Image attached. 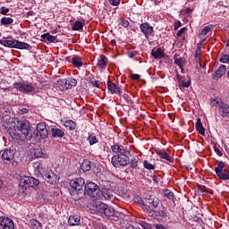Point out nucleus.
<instances>
[{"instance_id": "obj_46", "label": "nucleus", "mask_w": 229, "mask_h": 229, "mask_svg": "<svg viewBox=\"0 0 229 229\" xmlns=\"http://www.w3.org/2000/svg\"><path fill=\"white\" fill-rule=\"evenodd\" d=\"M143 165H144L145 169H148V171H153L156 169L155 165L148 163V160H145L143 162Z\"/></svg>"}, {"instance_id": "obj_2", "label": "nucleus", "mask_w": 229, "mask_h": 229, "mask_svg": "<svg viewBox=\"0 0 229 229\" xmlns=\"http://www.w3.org/2000/svg\"><path fill=\"white\" fill-rule=\"evenodd\" d=\"M70 194L74 201H80L83 196V187H85V179L79 177L70 181Z\"/></svg>"}, {"instance_id": "obj_27", "label": "nucleus", "mask_w": 229, "mask_h": 229, "mask_svg": "<svg viewBox=\"0 0 229 229\" xmlns=\"http://www.w3.org/2000/svg\"><path fill=\"white\" fill-rule=\"evenodd\" d=\"M14 49H27V51H31V45L16 39V45Z\"/></svg>"}, {"instance_id": "obj_28", "label": "nucleus", "mask_w": 229, "mask_h": 229, "mask_svg": "<svg viewBox=\"0 0 229 229\" xmlns=\"http://www.w3.org/2000/svg\"><path fill=\"white\" fill-rule=\"evenodd\" d=\"M30 153L31 157H34V158H44V157H46V153H44L42 148H33Z\"/></svg>"}, {"instance_id": "obj_62", "label": "nucleus", "mask_w": 229, "mask_h": 229, "mask_svg": "<svg viewBox=\"0 0 229 229\" xmlns=\"http://www.w3.org/2000/svg\"><path fill=\"white\" fill-rule=\"evenodd\" d=\"M121 26H123V28H128V26H130V21L123 20L121 22Z\"/></svg>"}, {"instance_id": "obj_61", "label": "nucleus", "mask_w": 229, "mask_h": 229, "mask_svg": "<svg viewBox=\"0 0 229 229\" xmlns=\"http://www.w3.org/2000/svg\"><path fill=\"white\" fill-rule=\"evenodd\" d=\"M187 31V27L182 28L178 32H177V37H180L181 35H183Z\"/></svg>"}, {"instance_id": "obj_23", "label": "nucleus", "mask_w": 229, "mask_h": 229, "mask_svg": "<svg viewBox=\"0 0 229 229\" xmlns=\"http://www.w3.org/2000/svg\"><path fill=\"white\" fill-rule=\"evenodd\" d=\"M156 153L160 157V158H163L164 160H166L167 162H173V157H171L165 150L164 149H156Z\"/></svg>"}, {"instance_id": "obj_35", "label": "nucleus", "mask_w": 229, "mask_h": 229, "mask_svg": "<svg viewBox=\"0 0 229 229\" xmlns=\"http://www.w3.org/2000/svg\"><path fill=\"white\" fill-rule=\"evenodd\" d=\"M30 228L32 229H43L42 228V223H40L38 220L32 218L30 221Z\"/></svg>"}, {"instance_id": "obj_54", "label": "nucleus", "mask_w": 229, "mask_h": 229, "mask_svg": "<svg viewBox=\"0 0 229 229\" xmlns=\"http://www.w3.org/2000/svg\"><path fill=\"white\" fill-rule=\"evenodd\" d=\"M211 28L210 26H206L202 29L201 30V35L205 36V35H208V32L210 31Z\"/></svg>"}, {"instance_id": "obj_42", "label": "nucleus", "mask_w": 229, "mask_h": 229, "mask_svg": "<svg viewBox=\"0 0 229 229\" xmlns=\"http://www.w3.org/2000/svg\"><path fill=\"white\" fill-rule=\"evenodd\" d=\"M92 163L89 160H85L81 165V168L82 169V171H90V169H92V165H90Z\"/></svg>"}, {"instance_id": "obj_52", "label": "nucleus", "mask_w": 229, "mask_h": 229, "mask_svg": "<svg viewBox=\"0 0 229 229\" xmlns=\"http://www.w3.org/2000/svg\"><path fill=\"white\" fill-rule=\"evenodd\" d=\"M123 99L126 101L127 105H132L133 102L131 101V98H130V95L124 93L123 95Z\"/></svg>"}, {"instance_id": "obj_48", "label": "nucleus", "mask_w": 229, "mask_h": 229, "mask_svg": "<svg viewBox=\"0 0 229 229\" xmlns=\"http://www.w3.org/2000/svg\"><path fill=\"white\" fill-rule=\"evenodd\" d=\"M133 201H134V203H138V205H140L141 208H142V207H144V199H142V198H140L139 196H135L133 198Z\"/></svg>"}, {"instance_id": "obj_34", "label": "nucleus", "mask_w": 229, "mask_h": 229, "mask_svg": "<svg viewBox=\"0 0 229 229\" xmlns=\"http://www.w3.org/2000/svg\"><path fill=\"white\" fill-rule=\"evenodd\" d=\"M64 126L69 131L76 130V122L72 120H66L64 122Z\"/></svg>"}, {"instance_id": "obj_44", "label": "nucleus", "mask_w": 229, "mask_h": 229, "mask_svg": "<svg viewBox=\"0 0 229 229\" xmlns=\"http://www.w3.org/2000/svg\"><path fill=\"white\" fill-rule=\"evenodd\" d=\"M72 30V31H80V30H83V23L80 21H75Z\"/></svg>"}, {"instance_id": "obj_31", "label": "nucleus", "mask_w": 229, "mask_h": 229, "mask_svg": "<svg viewBox=\"0 0 229 229\" xmlns=\"http://www.w3.org/2000/svg\"><path fill=\"white\" fill-rule=\"evenodd\" d=\"M13 24V20L11 17H3L0 20V25L4 26V28H9Z\"/></svg>"}, {"instance_id": "obj_55", "label": "nucleus", "mask_w": 229, "mask_h": 229, "mask_svg": "<svg viewBox=\"0 0 229 229\" xmlns=\"http://www.w3.org/2000/svg\"><path fill=\"white\" fill-rule=\"evenodd\" d=\"M140 226H142L144 229H153V226L149 225L148 222H141Z\"/></svg>"}, {"instance_id": "obj_21", "label": "nucleus", "mask_w": 229, "mask_h": 229, "mask_svg": "<svg viewBox=\"0 0 229 229\" xmlns=\"http://www.w3.org/2000/svg\"><path fill=\"white\" fill-rule=\"evenodd\" d=\"M81 222V216L78 215L70 216L68 218V225L70 226H78Z\"/></svg>"}, {"instance_id": "obj_16", "label": "nucleus", "mask_w": 229, "mask_h": 229, "mask_svg": "<svg viewBox=\"0 0 229 229\" xmlns=\"http://www.w3.org/2000/svg\"><path fill=\"white\" fill-rule=\"evenodd\" d=\"M107 90L111 92V94H116V96H121L123 91H121V88L114 83L112 81H107Z\"/></svg>"}, {"instance_id": "obj_64", "label": "nucleus", "mask_w": 229, "mask_h": 229, "mask_svg": "<svg viewBox=\"0 0 229 229\" xmlns=\"http://www.w3.org/2000/svg\"><path fill=\"white\" fill-rule=\"evenodd\" d=\"M156 229H167L162 224L154 225Z\"/></svg>"}, {"instance_id": "obj_58", "label": "nucleus", "mask_w": 229, "mask_h": 229, "mask_svg": "<svg viewBox=\"0 0 229 229\" xmlns=\"http://www.w3.org/2000/svg\"><path fill=\"white\" fill-rule=\"evenodd\" d=\"M90 83L92 85V87H96L97 89H99V81H90Z\"/></svg>"}, {"instance_id": "obj_38", "label": "nucleus", "mask_w": 229, "mask_h": 229, "mask_svg": "<svg viewBox=\"0 0 229 229\" xmlns=\"http://www.w3.org/2000/svg\"><path fill=\"white\" fill-rule=\"evenodd\" d=\"M164 197L170 199V201H173V203H174V199H176V198H174V192L171 191L170 190L164 191Z\"/></svg>"}, {"instance_id": "obj_25", "label": "nucleus", "mask_w": 229, "mask_h": 229, "mask_svg": "<svg viewBox=\"0 0 229 229\" xmlns=\"http://www.w3.org/2000/svg\"><path fill=\"white\" fill-rule=\"evenodd\" d=\"M101 199L104 198L105 199H112L114 198V195L112 194V191L108 188H102L100 191Z\"/></svg>"}, {"instance_id": "obj_32", "label": "nucleus", "mask_w": 229, "mask_h": 229, "mask_svg": "<svg viewBox=\"0 0 229 229\" xmlns=\"http://www.w3.org/2000/svg\"><path fill=\"white\" fill-rule=\"evenodd\" d=\"M41 38H43L44 42H46L47 40L50 43L56 42V36H53L49 32L42 34Z\"/></svg>"}, {"instance_id": "obj_9", "label": "nucleus", "mask_w": 229, "mask_h": 229, "mask_svg": "<svg viewBox=\"0 0 229 229\" xmlns=\"http://www.w3.org/2000/svg\"><path fill=\"white\" fill-rule=\"evenodd\" d=\"M20 185H22L23 187H31L37 191L40 185V181L34 177L24 176L20 179Z\"/></svg>"}, {"instance_id": "obj_43", "label": "nucleus", "mask_w": 229, "mask_h": 229, "mask_svg": "<svg viewBox=\"0 0 229 229\" xmlns=\"http://www.w3.org/2000/svg\"><path fill=\"white\" fill-rule=\"evenodd\" d=\"M129 164L131 169H137V167H139V158L137 157H132Z\"/></svg>"}, {"instance_id": "obj_24", "label": "nucleus", "mask_w": 229, "mask_h": 229, "mask_svg": "<svg viewBox=\"0 0 229 229\" xmlns=\"http://www.w3.org/2000/svg\"><path fill=\"white\" fill-rule=\"evenodd\" d=\"M8 132L10 137H12V139H13L14 140H26V138H24L23 134L21 135L13 129L9 130Z\"/></svg>"}, {"instance_id": "obj_59", "label": "nucleus", "mask_w": 229, "mask_h": 229, "mask_svg": "<svg viewBox=\"0 0 229 229\" xmlns=\"http://www.w3.org/2000/svg\"><path fill=\"white\" fill-rule=\"evenodd\" d=\"M192 12H194V7L191 8V7H188L185 9V13H187V15H192Z\"/></svg>"}, {"instance_id": "obj_5", "label": "nucleus", "mask_w": 229, "mask_h": 229, "mask_svg": "<svg viewBox=\"0 0 229 229\" xmlns=\"http://www.w3.org/2000/svg\"><path fill=\"white\" fill-rule=\"evenodd\" d=\"M89 196L92 198L94 201L98 199H101V190H99V186L94 182H88L84 186V193L82 196Z\"/></svg>"}, {"instance_id": "obj_17", "label": "nucleus", "mask_w": 229, "mask_h": 229, "mask_svg": "<svg viewBox=\"0 0 229 229\" xmlns=\"http://www.w3.org/2000/svg\"><path fill=\"white\" fill-rule=\"evenodd\" d=\"M98 152L101 157H106L110 153V148L106 146V142L101 141L98 145Z\"/></svg>"}, {"instance_id": "obj_57", "label": "nucleus", "mask_w": 229, "mask_h": 229, "mask_svg": "<svg viewBox=\"0 0 229 229\" xmlns=\"http://www.w3.org/2000/svg\"><path fill=\"white\" fill-rule=\"evenodd\" d=\"M30 112V109L23 107L18 110V114L21 115H24V114H28Z\"/></svg>"}, {"instance_id": "obj_19", "label": "nucleus", "mask_w": 229, "mask_h": 229, "mask_svg": "<svg viewBox=\"0 0 229 229\" xmlns=\"http://www.w3.org/2000/svg\"><path fill=\"white\" fill-rule=\"evenodd\" d=\"M53 139H62L65 136V131L60 128L54 127L50 131Z\"/></svg>"}, {"instance_id": "obj_14", "label": "nucleus", "mask_w": 229, "mask_h": 229, "mask_svg": "<svg viewBox=\"0 0 229 229\" xmlns=\"http://www.w3.org/2000/svg\"><path fill=\"white\" fill-rule=\"evenodd\" d=\"M3 160H6L10 162V160H13L15 158V150L12 148H5L1 151Z\"/></svg>"}, {"instance_id": "obj_12", "label": "nucleus", "mask_w": 229, "mask_h": 229, "mask_svg": "<svg viewBox=\"0 0 229 229\" xmlns=\"http://www.w3.org/2000/svg\"><path fill=\"white\" fill-rule=\"evenodd\" d=\"M43 180L47 182V183H50V185H55L58 182V175L53 172V170H49L42 176Z\"/></svg>"}, {"instance_id": "obj_6", "label": "nucleus", "mask_w": 229, "mask_h": 229, "mask_svg": "<svg viewBox=\"0 0 229 229\" xmlns=\"http://www.w3.org/2000/svg\"><path fill=\"white\" fill-rule=\"evenodd\" d=\"M13 87L18 92H21V94H30L36 90L33 84L28 81L14 82Z\"/></svg>"}, {"instance_id": "obj_8", "label": "nucleus", "mask_w": 229, "mask_h": 229, "mask_svg": "<svg viewBox=\"0 0 229 229\" xmlns=\"http://www.w3.org/2000/svg\"><path fill=\"white\" fill-rule=\"evenodd\" d=\"M212 106L218 108L221 117H229V106L228 104L219 101L217 99H213L211 102Z\"/></svg>"}, {"instance_id": "obj_40", "label": "nucleus", "mask_w": 229, "mask_h": 229, "mask_svg": "<svg viewBox=\"0 0 229 229\" xmlns=\"http://www.w3.org/2000/svg\"><path fill=\"white\" fill-rule=\"evenodd\" d=\"M88 140H89V146H94V144H98V137H96L94 133H89Z\"/></svg>"}, {"instance_id": "obj_3", "label": "nucleus", "mask_w": 229, "mask_h": 229, "mask_svg": "<svg viewBox=\"0 0 229 229\" xmlns=\"http://www.w3.org/2000/svg\"><path fill=\"white\" fill-rule=\"evenodd\" d=\"M157 207H160V199L158 198L149 194L144 196L142 209L146 214H153Z\"/></svg>"}, {"instance_id": "obj_18", "label": "nucleus", "mask_w": 229, "mask_h": 229, "mask_svg": "<svg viewBox=\"0 0 229 229\" xmlns=\"http://www.w3.org/2000/svg\"><path fill=\"white\" fill-rule=\"evenodd\" d=\"M226 72V65L222 64L218 69L212 74L213 80H221L223 75Z\"/></svg>"}, {"instance_id": "obj_60", "label": "nucleus", "mask_w": 229, "mask_h": 229, "mask_svg": "<svg viewBox=\"0 0 229 229\" xmlns=\"http://www.w3.org/2000/svg\"><path fill=\"white\" fill-rule=\"evenodd\" d=\"M214 150L216 153V155H218V157H223V152H221V150L217 148V146H214Z\"/></svg>"}, {"instance_id": "obj_22", "label": "nucleus", "mask_w": 229, "mask_h": 229, "mask_svg": "<svg viewBox=\"0 0 229 229\" xmlns=\"http://www.w3.org/2000/svg\"><path fill=\"white\" fill-rule=\"evenodd\" d=\"M151 55L155 58V60H162V58L165 57V55L164 54V50H162L161 47H158L157 50L153 48L151 50Z\"/></svg>"}, {"instance_id": "obj_30", "label": "nucleus", "mask_w": 229, "mask_h": 229, "mask_svg": "<svg viewBox=\"0 0 229 229\" xmlns=\"http://www.w3.org/2000/svg\"><path fill=\"white\" fill-rule=\"evenodd\" d=\"M176 78L181 87H184L185 89H189V87H191V80L188 81H185V80H183V76H181L178 73L176 74Z\"/></svg>"}, {"instance_id": "obj_11", "label": "nucleus", "mask_w": 229, "mask_h": 229, "mask_svg": "<svg viewBox=\"0 0 229 229\" xmlns=\"http://www.w3.org/2000/svg\"><path fill=\"white\" fill-rule=\"evenodd\" d=\"M140 30L143 33L145 38H149L150 37H155V30L149 22H143L140 25Z\"/></svg>"}, {"instance_id": "obj_56", "label": "nucleus", "mask_w": 229, "mask_h": 229, "mask_svg": "<svg viewBox=\"0 0 229 229\" xmlns=\"http://www.w3.org/2000/svg\"><path fill=\"white\" fill-rule=\"evenodd\" d=\"M109 4H111V6H119L121 0H109Z\"/></svg>"}, {"instance_id": "obj_15", "label": "nucleus", "mask_w": 229, "mask_h": 229, "mask_svg": "<svg viewBox=\"0 0 229 229\" xmlns=\"http://www.w3.org/2000/svg\"><path fill=\"white\" fill-rule=\"evenodd\" d=\"M111 150L113 151V153H116V155H128L129 153L128 148L117 143L111 146Z\"/></svg>"}, {"instance_id": "obj_29", "label": "nucleus", "mask_w": 229, "mask_h": 229, "mask_svg": "<svg viewBox=\"0 0 229 229\" xmlns=\"http://www.w3.org/2000/svg\"><path fill=\"white\" fill-rule=\"evenodd\" d=\"M108 65V58L103 55H100V60L97 64V67L99 69H105Z\"/></svg>"}, {"instance_id": "obj_10", "label": "nucleus", "mask_w": 229, "mask_h": 229, "mask_svg": "<svg viewBox=\"0 0 229 229\" xmlns=\"http://www.w3.org/2000/svg\"><path fill=\"white\" fill-rule=\"evenodd\" d=\"M35 137L39 139H47L49 137V131H47V125L45 123H39L37 124L36 131H34Z\"/></svg>"}, {"instance_id": "obj_45", "label": "nucleus", "mask_w": 229, "mask_h": 229, "mask_svg": "<svg viewBox=\"0 0 229 229\" xmlns=\"http://www.w3.org/2000/svg\"><path fill=\"white\" fill-rule=\"evenodd\" d=\"M154 212H157V216H159V217H164V216H165V208H164L163 206H158Z\"/></svg>"}, {"instance_id": "obj_37", "label": "nucleus", "mask_w": 229, "mask_h": 229, "mask_svg": "<svg viewBox=\"0 0 229 229\" xmlns=\"http://www.w3.org/2000/svg\"><path fill=\"white\" fill-rule=\"evenodd\" d=\"M37 169L39 173V174L41 175V177L46 174L47 173H48L49 171H47V167L46 166V165L39 163L37 166Z\"/></svg>"}, {"instance_id": "obj_53", "label": "nucleus", "mask_w": 229, "mask_h": 229, "mask_svg": "<svg viewBox=\"0 0 229 229\" xmlns=\"http://www.w3.org/2000/svg\"><path fill=\"white\" fill-rule=\"evenodd\" d=\"M222 64H228L229 62V55H223L219 60Z\"/></svg>"}, {"instance_id": "obj_1", "label": "nucleus", "mask_w": 229, "mask_h": 229, "mask_svg": "<svg viewBox=\"0 0 229 229\" xmlns=\"http://www.w3.org/2000/svg\"><path fill=\"white\" fill-rule=\"evenodd\" d=\"M93 210L98 214H100V216H106V217H108L113 221H119V219H123V217H124L123 213L115 211L114 208L103 202L97 203L95 206H93Z\"/></svg>"}, {"instance_id": "obj_39", "label": "nucleus", "mask_w": 229, "mask_h": 229, "mask_svg": "<svg viewBox=\"0 0 229 229\" xmlns=\"http://www.w3.org/2000/svg\"><path fill=\"white\" fill-rule=\"evenodd\" d=\"M216 176L219 178V180H229V171L224 169L222 172L218 173Z\"/></svg>"}, {"instance_id": "obj_41", "label": "nucleus", "mask_w": 229, "mask_h": 229, "mask_svg": "<svg viewBox=\"0 0 229 229\" xmlns=\"http://www.w3.org/2000/svg\"><path fill=\"white\" fill-rule=\"evenodd\" d=\"M225 162L218 161L217 166L215 167L216 174H219V173H222L223 171H225Z\"/></svg>"}, {"instance_id": "obj_51", "label": "nucleus", "mask_w": 229, "mask_h": 229, "mask_svg": "<svg viewBox=\"0 0 229 229\" xmlns=\"http://www.w3.org/2000/svg\"><path fill=\"white\" fill-rule=\"evenodd\" d=\"M174 64L182 69L183 67V59L182 57L174 59Z\"/></svg>"}, {"instance_id": "obj_63", "label": "nucleus", "mask_w": 229, "mask_h": 229, "mask_svg": "<svg viewBox=\"0 0 229 229\" xmlns=\"http://www.w3.org/2000/svg\"><path fill=\"white\" fill-rule=\"evenodd\" d=\"M137 55H138L137 51L128 52L129 58H133L134 56H137Z\"/></svg>"}, {"instance_id": "obj_50", "label": "nucleus", "mask_w": 229, "mask_h": 229, "mask_svg": "<svg viewBox=\"0 0 229 229\" xmlns=\"http://www.w3.org/2000/svg\"><path fill=\"white\" fill-rule=\"evenodd\" d=\"M8 13H10V8H8L6 6H2L0 8V14L1 15H8Z\"/></svg>"}, {"instance_id": "obj_4", "label": "nucleus", "mask_w": 229, "mask_h": 229, "mask_svg": "<svg viewBox=\"0 0 229 229\" xmlns=\"http://www.w3.org/2000/svg\"><path fill=\"white\" fill-rule=\"evenodd\" d=\"M16 128L23 135L25 140L33 139V129L30 121L26 119H16Z\"/></svg>"}, {"instance_id": "obj_33", "label": "nucleus", "mask_w": 229, "mask_h": 229, "mask_svg": "<svg viewBox=\"0 0 229 229\" xmlns=\"http://www.w3.org/2000/svg\"><path fill=\"white\" fill-rule=\"evenodd\" d=\"M195 128L200 135H205V127H203V123H201V118L197 119Z\"/></svg>"}, {"instance_id": "obj_13", "label": "nucleus", "mask_w": 229, "mask_h": 229, "mask_svg": "<svg viewBox=\"0 0 229 229\" xmlns=\"http://www.w3.org/2000/svg\"><path fill=\"white\" fill-rule=\"evenodd\" d=\"M0 226L4 229H15L13 220L6 216H0Z\"/></svg>"}, {"instance_id": "obj_47", "label": "nucleus", "mask_w": 229, "mask_h": 229, "mask_svg": "<svg viewBox=\"0 0 229 229\" xmlns=\"http://www.w3.org/2000/svg\"><path fill=\"white\" fill-rule=\"evenodd\" d=\"M78 85V81L76 79H69L68 80V89H71L72 87H76Z\"/></svg>"}, {"instance_id": "obj_36", "label": "nucleus", "mask_w": 229, "mask_h": 229, "mask_svg": "<svg viewBox=\"0 0 229 229\" xmlns=\"http://www.w3.org/2000/svg\"><path fill=\"white\" fill-rule=\"evenodd\" d=\"M72 64L73 67H83V62H81V57L80 56H73L72 58Z\"/></svg>"}, {"instance_id": "obj_20", "label": "nucleus", "mask_w": 229, "mask_h": 229, "mask_svg": "<svg viewBox=\"0 0 229 229\" xmlns=\"http://www.w3.org/2000/svg\"><path fill=\"white\" fill-rule=\"evenodd\" d=\"M17 39L7 40L6 38H3L0 39L1 46H4V47H10L15 49Z\"/></svg>"}, {"instance_id": "obj_49", "label": "nucleus", "mask_w": 229, "mask_h": 229, "mask_svg": "<svg viewBox=\"0 0 229 229\" xmlns=\"http://www.w3.org/2000/svg\"><path fill=\"white\" fill-rule=\"evenodd\" d=\"M201 43H199L197 45L196 53H195V58H199L201 56Z\"/></svg>"}, {"instance_id": "obj_7", "label": "nucleus", "mask_w": 229, "mask_h": 229, "mask_svg": "<svg viewBox=\"0 0 229 229\" xmlns=\"http://www.w3.org/2000/svg\"><path fill=\"white\" fill-rule=\"evenodd\" d=\"M111 164L116 168L126 167L130 164V157L127 155H114L111 158Z\"/></svg>"}, {"instance_id": "obj_26", "label": "nucleus", "mask_w": 229, "mask_h": 229, "mask_svg": "<svg viewBox=\"0 0 229 229\" xmlns=\"http://www.w3.org/2000/svg\"><path fill=\"white\" fill-rule=\"evenodd\" d=\"M56 86L60 90H69V80L62 79L57 81Z\"/></svg>"}]
</instances>
